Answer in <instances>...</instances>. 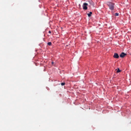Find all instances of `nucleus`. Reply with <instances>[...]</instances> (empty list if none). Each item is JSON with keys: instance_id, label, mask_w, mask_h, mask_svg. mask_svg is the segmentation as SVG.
Returning a JSON list of instances; mask_svg holds the SVG:
<instances>
[{"instance_id": "4", "label": "nucleus", "mask_w": 131, "mask_h": 131, "mask_svg": "<svg viewBox=\"0 0 131 131\" xmlns=\"http://www.w3.org/2000/svg\"><path fill=\"white\" fill-rule=\"evenodd\" d=\"M126 54L124 53V52H122L120 55V57L121 58H123L125 55Z\"/></svg>"}, {"instance_id": "8", "label": "nucleus", "mask_w": 131, "mask_h": 131, "mask_svg": "<svg viewBox=\"0 0 131 131\" xmlns=\"http://www.w3.org/2000/svg\"><path fill=\"white\" fill-rule=\"evenodd\" d=\"M115 15L116 16H118L119 15V14L118 13H116L115 14Z\"/></svg>"}, {"instance_id": "10", "label": "nucleus", "mask_w": 131, "mask_h": 131, "mask_svg": "<svg viewBox=\"0 0 131 131\" xmlns=\"http://www.w3.org/2000/svg\"><path fill=\"white\" fill-rule=\"evenodd\" d=\"M65 84V83H61V85H63Z\"/></svg>"}, {"instance_id": "2", "label": "nucleus", "mask_w": 131, "mask_h": 131, "mask_svg": "<svg viewBox=\"0 0 131 131\" xmlns=\"http://www.w3.org/2000/svg\"><path fill=\"white\" fill-rule=\"evenodd\" d=\"M88 5V4L86 3H83L82 7L83 9L84 10H86L87 9V6Z\"/></svg>"}, {"instance_id": "6", "label": "nucleus", "mask_w": 131, "mask_h": 131, "mask_svg": "<svg viewBox=\"0 0 131 131\" xmlns=\"http://www.w3.org/2000/svg\"><path fill=\"white\" fill-rule=\"evenodd\" d=\"M89 2L91 5H93V2L92 1H90Z\"/></svg>"}, {"instance_id": "7", "label": "nucleus", "mask_w": 131, "mask_h": 131, "mask_svg": "<svg viewBox=\"0 0 131 131\" xmlns=\"http://www.w3.org/2000/svg\"><path fill=\"white\" fill-rule=\"evenodd\" d=\"M48 45L49 46H50L51 45L52 43L51 42H49L48 43Z\"/></svg>"}, {"instance_id": "1", "label": "nucleus", "mask_w": 131, "mask_h": 131, "mask_svg": "<svg viewBox=\"0 0 131 131\" xmlns=\"http://www.w3.org/2000/svg\"><path fill=\"white\" fill-rule=\"evenodd\" d=\"M107 4L111 10H114V4L113 3L111 2H108Z\"/></svg>"}, {"instance_id": "12", "label": "nucleus", "mask_w": 131, "mask_h": 131, "mask_svg": "<svg viewBox=\"0 0 131 131\" xmlns=\"http://www.w3.org/2000/svg\"><path fill=\"white\" fill-rule=\"evenodd\" d=\"M52 64H53V62H52Z\"/></svg>"}, {"instance_id": "9", "label": "nucleus", "mask_w": 131, "mask_h": 131, "mask_svg": "<svg viewBox=\"0 0 131 131\" xmlns=\"http://www.w3.org/2000/svg\"><path fill=\"white\" fill-rule=\"evenodd\" d=\"M120 71H121L119 70V69L118 68V70L117 71V73H118Z\"/></svg>"}, {"instance_id": "5", "label": "nucleus", "mask_w": 131, "mask_h": 131, "mask_svg": "<svg viewBox=\"0 0 131 131\" xmlns=\"http://www.w3.org/2000/svg\"><path fill=\"white\" fill-rule=\"evenodd\" d=\"M92 14V13L91 12H90V13L87 14V15L89 17H90L91 16V15Z\"/></svg>"}, {"instance_id": "11", "label": "nucleus", "mask_w": 131, "mask_h": 131, "mask_svg": "<svg viewBox=\"0 0 131 131\" xmlns=\"http://www.w3.org/2000/svg\"><path fill=\"white\" fill-rule=\"evenodd\" d=\"M48 32H49V33H50V34L51 33V32L50 31H49Z\"/></svg>"}, {"instance_id": "3", "label": "nucleus", "mask_w": 131, "mask_h": 131, "mask_svg": "<svg viewBox=\"0 0 131 131\" xmlns=\"http://www.w3.org/2000/svg\"><path fill=\"white\" fill-rule=\"evenodd\" d=\"M113 57L114 58H118L119 57V56L118 54L116 53H114Z\"/></svg>"}]
</instances>
